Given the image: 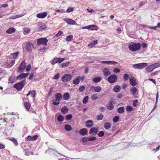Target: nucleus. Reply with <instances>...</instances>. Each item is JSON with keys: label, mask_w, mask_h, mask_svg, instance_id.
<instances>
[{"label": "nucleus", "mask_w": 160, "mask_h": 160, "mask_svg": "<svg viewBox=\"0 0 160 160\" xmlns=\"http://www.w3.org/2000/svg\"><path fill=\"white\" fill-rule=\"evenodd\" d=\"M141 46V44L140 43H135L132 42L129 44L128 48L131 51L135 52L139 50Z\"/></svg>", "instance_id": "obj_1"}, {"label": "nucleus", "mask_w": 160, "mask_h": 160, "mask_svg": "<svg viewBox=\"0 0 160 160\" xmlns=\"http://www.w3.org/2000/svg\"><path fill=\"white\" fill-rule=\"evenodd\" d=\"M56 99L52 101V104L54 105H58L60 103V101L62 98V95L60 93H57L55 95Z\"/></svg>", "instance_id": "obj_2"}, {"label": "nucleus", "mask_w": 160, "mask_h": 160, "mask_svg": "<svg viewBox=\"0 0 160 160\" xmlns=\"http://www.w3.org/2000/svg\"><path fill=\"white\" fill-rule=\"evenodd\" d=\"M26 80L24 79L18 83H16L14 85V87L18 90H21L25 84Z\"/></svg>", "instance_id": "obj_3"}, {"label": "nucleus", "mask_w": 160, "mask_h": 160, "mask_svg": "<svg viewBox=\"0 0 160 160\" xmlns=\"http://www.w3.org/2000/svg\"><path fill=\"white\" fill-rule=\"evenodd\" d=\"M26 63L25 60L22 61L17 68V72L20 73L23 72L26 67Z\"/></svg>", "instance_id": "obj_4"}, {"label": "nucleus", "mask_w": 160, "mask_h": 160, "mask_svg": "<svg viewBox=\"0 0 160 160\" xmlns=\"http://www.w3.org/2000/svg\"><path fill=\"white\" fill-rule=\"evenodd\" d=\"M48 42V40L45 38H41L38 39L37 40L38 45H42L46 46L47 45V43Z\"/></svg>", "instance_id": "obj_5"}, {"label": "nucleus", "mask_w": 160, "mask_h": 160, "mask_svg": "<svg viewBox=\"0 0 160 160\" xmlns=\"http://www.w3.org/2000/svg\"><path fill=\"white\" fill-rule=\"evenodd\" d=\"M147 65L146 63H140L133 65V67L134 68L141 69L146 67Z\"/></svg>", "instance_id": "obj_6"}, {"label": "nucleus", "mask_w": 160, "mask_h": 160, "mask_svg": "<svg viewBox=\"0 0 160 160\" xmlns=\"http://www.w3.org/2000/svg\"><path fill=\"white\" fill-rule=\"evenodd\" d=\"M72 78V76L70 74H65L62 77L61 80L63 82H67L70 80Z\"/></svg>", "instance_id": "obj_7"}, {"label": "nucleus", "mask_w": 160, "mask_h": 160, "mask_svg": "<svg viewBox=\"0 0 160 160\" xmlns=\"http://www.w3.org/2000/svg\"><path fill=\"white\" fill-rule=\"evenodd\" d=\"M117 77L116 75L113 74L108 78V81L110 83H114L117 81Z\"/></svg>", "instance_id": "obj_8"}, {"label": "nucleus", "mask_w": 160, "mask_h": 160, "mask_svg": "<svg viewBox=\"0 0 160 160\" xmlns=\"http://www.w3.org/2000/svg\"><path fill=\"white\" fill-rule=\"evenodd\" d=\"M34 48L33 44L31 42L28 41L26 43V48L28 52H30L32 49Z\"/></svg>", "instance_id": "obj_9"}, {"label": "nucleus", "mask_w": 160, "mask_h": 160, "mask_svg": "<svg viewBox=\"0 0 160 160\" xmlns=\"http://www.w3.org/2000/svg\"><path fill=\"white\" fill-rule=\"evenodd\" d=\"M29 74V73H22L17 77L16 79L18 80H20L27 77Z\"/></svg>", "instance_id": "obj_10"}, {"label": "nucleus", "mask_w": 160, "mask_h": 160, "mask_svg": "<svg viewBox=\"0 0 160 160\" xmlns=\"http://www.w3.org/2000/svg\"><path fill=\"white\" fill-rule=\"evenodd\" d=\"M113 101L110 100L109 101V103L107 106V108L108 110H111L113 109L114 106L113 104Z\"/></svg>", "instance_id": "obj_11"}, {"label": "nucleus", "mask_w": 160, "mask_h": 160, "mask_svg": "<svg viewBox=\"0 0 160 160\" xmlns=\"http://www.w3.org/2000/svg\"><path fill=\"white\" fill-rule=\"evenodd\" d=\"M47 15L46 12H44L42 13H39L36 15L37 17L38 18H43L46 17Z\"/></svg>", "instance_id": "obj_12"}, {"label": "nucleus", "mask_w": 160, "mask_h": 160, "mask_svg": "<svg viewBox=\"0 0 160 160\" xmlns=\"http://www.w3.org/2000/svg\"><path fill=\"white\" fill-rule=\"evenodd\" d=\"M64 21L67 22L68 24L71 25L75 24V22L72 19L68 18H65L64 19Z\"/></svg>", "instance_id": "obj_13"}, {"label": "nucleus", "mask_w": 160, "mask_h": 160, "mask_svg": "<svg viewBox=\"0 0 160 160\" xmlns=\"http://www.w3.org/2000/svg\"><path fill=\"white\" fill-rule=\"evenodd\" d=\"M130 92L131 94L134 95L136 93H138V91L135 87H133L130 89Z\"/></svg>", "instance_id": "obj_14"}, {"label": "nucleus", "mask_w": 160, "mask_h": 160, "mask_svg": "<svg viewBox=\"0 0 160 160\" xmlns=\"http://www.w3.org/2000/svg\"><path fill=\"white\" fill-rule=\"evenodd\" d=\"M98 132V129L96 128H91L89 131L90 134H93V135H95Z\"/></svg>", "instance_id": "obj_15"}, {"label": "nucleus", "mask_w": 160, "mask_h": 160, "mask_svg": "<svg viewBox=\"0 0 160 160\" xmlns=\"http://www.w3.org/2000/svg\"><path fill=\"white\" fill-rule=\"evenodd\" d=\"M136 79L134 77H132L130 78V83L131 85L132 86H134L136 85L137 84V82L136 81Z\"/></svg>", "instance_id": "obj_16"}, {"label": "nucleus", "mask_w": 160, "mask_h": 160, "mask_svg": "<svg viewBox=\"0 0 160 160\" xmlns=\"http://www.w3.org/2000/svg\"><path fill=\"white\" fill-rule=\"evenodd\" d=\"M103 72L104 75L106 77L110 75L111 73L109 71V69L107 68H104L103 70Z\"/></svg>", "instance_id": "obj_17"}, {"label": "nucleus", "mask_w": 160, "mask_h": 160, "mask_svg": "<svg viewBox=\"0 0 160 160\" xmlns=\"http://www.w3.org/2000/svg\"><path fill=\"white\" fill-rule=\"evenodd\" d=\"M86 125L87 127L90 128L92 127L93 125V121L91 120H88L86 122Z\"/></svg>", "instance_id": "obj_18"}, {"label": "nucleus", "mask_w": 160, "mask_h": 160, "mask_svg": "<svg viewBox=\"0 0 160 160\" xmlns=\"http://www.w3.org/2000/svg\"><path fill=\"white\" fill-rule=\"evenodd\" d=\"M88 133V130L86 128H83L81 129L79 131L80 134L82 136L86 135Z\"/></svg>", "instance_id": "obj_19"}, {"label": "nucleus", "mask_w": 160, "mask_h": 160, "mask_svg": "<svg viewBox=\"0 0 160 160\" xmlns=\"http://www.w3.org/2000/svg\"><path fill=\"white\" fill-rule=\"evenodd\" d=\"M29 95H31L32 97L34 98L35 97L36 93L35 90H32L29 91L27 94V96H28Z\"/></svg>", "instance_id": "obj_20"}, {"label": "nucleus", "mask_w": 160, "mask_h": 160, "mask_svg": "<svg viewBox=\"0 0 160 160\" xmlns=\"http://www.w3.org/2000/svg\"><path fill=\"white\" fill-rule=\"evenodd\" d=\"M111 124L109 122H106L104 124V127L106 130L110 129L111 127Z\"/></svg>", "instance_id": "obj_21"}, {"label": "nucleus", "mask_w": 160, "mask_h": 160, "mask_svg": "<svg viewBox=\"0 0 160 160\" xmlns=\"http://www.w3.org/2000/svg\"><path fill=\"white\" fill-rule=\"evenodd\" d=\"M61 111L63 114H66L68 112V109L67 107L64 106L61 108Z\"/></svg>", "instance_id": "obj_22"}, {"label": "nucleus", "mask_w": 160, "mask_h": 160, "mask_svg": "<svg viewBox=\"0 0 160 160\" xmlns=\"http://www.w3.org/2000/svg\"><path fill=\"white\" fill-rule=\"evenodd\" d=\"M16 29L14 28H11L8 29L6 31V32L8 33H12L14 32Z\"/></svg>", "instance_id": "obj_23"}, {"label": "nucleus", "mask_w": 160, "mask_h": 160, "mask_svg": "<svg viewBox=\"0 0 160 160\" xmlns=\"http://www.w3.org/2000/svg\"><path fill=\"white\" fill-rule=\"evenodd\" d=\"M38 27L40 29H43L46 28V26L44 23L41 22L39 23Z\"/></svg>", "instance_id": "obj_24"}, {"label": "nucleus", "mask_w": 160, "mask_h": 160, "mask_svg": "<svg viewBox=\"0 0 160 160\" xmlns=\"http://www.w3.org/2000/svg\"><path fill=\"white\" fill-rule=\"evenodd\" d=\"M98 43V40H96L93 41V42H92L89 44L88 45V46L89 48H92L94 47Z\"/></svg>", "instance_id": "obj_25"}, {"label": "nucleus", "mask_w": 160, "mask_h": 160, "mask_svg": "<svg viewBox=\"0 0 160 160\" xmlns=\"http://www.w3.org/2000/svg\"><path fill=\"white\" fill-rule=\"evenodd\" d=\"M91 88H93V90L96 92H99L101 89V88L99 86L94 87V86H92Z\"/></svg>", "instance_id": "obj_26"}, {"label": "nucleus", "mask_w": 160, "mask_h": 160, "mask_svg": "<svg viewBox=\"0 0 160 160\" xmlns=\"http://www.w3.org/2000/svg\"><path fill=\"white\" fill-rule=\"evenodd\" d=\"M88 29L92 30H97L98 28L96 26L94 25H90L88 26Z\"/></svg>", "instance_id": "obj_27"}, {"label": "nucleus", "mask_w": 160, "mask_h": 160, "mask_svg": "<svg viewBox=\"0 0 160 160\" xmlns=\"http://www.w3.org/2000/svg\"><path fill=\"white\" fill-rule=\"evenodd\" d=\"M121 89V87L118 85L115 86L113 88V90L116 92H119Z\"/></svg>", "instance_id": "obj_28"}, {"label": "nucleus", "mask_w": 160, "mask_h": 160, "mask_svg": "<svg viewBox=\"0 0 160 160\" xmlns=\"http://www.w3.org/2000/svg\"><path fill=\"white\" fill-rule=\"evenodd\" d=\"M102 79L101 78L99 77H96L93 79V81L95 83H98L100 82Z\"/></svg>", "instance_id": "obj_29"}, {"label": "nucleus", "mask_w": 160, "mask_h": 160, "mask_svg": "<svg viewBox=\"0 0 160 160\" xmlns=\"http://www.w3.org/2000/svg\"><path fill=\"white\" fill-rule=\"evenodd\" d=\"M146 69L147 72H150L152 71L154 69L153 68L152 66L151 65L147 67Z\"/></svg>", "instance_id": "obj_30"}, {"label": "nucleus", "mask_w": 160, "mask_h": 160, "mask_svg": "<svg viewBox=\"0 0 160 160\" xmlns=\"http://www.w3.org/2000/svg\"><path fill=\"white\" fill-rule=\"evenodd\" d=\"M24 106L27 110H29L30 108V104L28 102H25L24 103Z\"/></svg>", "instance_id": "obj_31"}, {"label": "nucleus", "mask_w": 160, "mask_h": 160, "mask_svg": "<svg viewBox=\"0 0 160 160\" xmlns=\"http://www.w3.org/2000/svg\"><path fill=\"white\" fill-rule=\"evenodd\" d=\"M117 111L119 113H122L124 112V108L123 107H120L118 108Z\"/></svg>", "instance_id": "obj_32"}, {"label": "nucleus", "mask_w": 160, "mask_h": 160, "mask_svg": "<svg viewBox=\"0 0 160 160\" xmlns=\"http://www.w3.org/2000/svg\"><path fill=\"white\" fill-rule=\"evenodd\" d=\"M16 79L15 77L10 76L9 78V81L10 83H14L15 82Z\"/></svg>", "instance_id": "obj_33"}, {"label": "nucleus", "mask_w": 160, "mask_h": 160, "mask_svg": "<svg viewBox=\"0 0 160 160\" xmlns=\"http://www.w3.org/2000/svg\"><path fill=\"white\" fill-rule=\"evenodd\" d=\"M70 97V95L69 93L66 92L63 95V98L65 100H68Z\"/></svg>", "instance_id": "obj_34"}, {"label": "nucleus", "mask_w": 160, "mask_h": 160, "mask_svg": "<svg viewBox=\"0 0 160 160\" xmlns=\"http://www.w3.org/2000/svg\"><path fill=\"white\" fill-rule=\"evenodd\" d=\"M57 120L59 122H62L63 121L64 118L62 115H59L57 118Z\"/></svg>", "instance_id": "obj_35"}, {"label": "nucleus", "mask_w": 160, "mask_h": 160, "mask_svg": "<svg viewBox=\"0 0 160 160\" xmlns=\"http://www.w3.org/2000/svg\"><path fill=\"white\" fill-rule=\"evenodd\" d=\"M80 82V80L78 77H77L76 78L73 80V83L74 84H78Z\"/></svg>", "instance_id": "obj_36"}, {"label": "nucleus", "mask_w": 160, "mask_h": 160, "mask_svg": "<svg viewBox=\"0 0 160 160\" xmlns=\"http://www.w3.org/2000/svg\"><path fill=\"white\" fill-rule=\"evenodd\" d=\"M65 129L68 131H70L72 130V127L71 126L69 125H65Z\"/></svg>", "instance_id": "obj_37"}, {"label": "nucleus", "mask_w": 160, "mask_h": 160, "mask_svg": "<svg viewBox=\"0 0 160 160\" xmlns=\"http://www.w3.org/2000/svg\"><path fill=\"white\" fill-rule=\"evenodd\" d=\"M104 116L102 114H100L97 116V119L98 121L102 120L103 119Z\"/></svg>", "instance_id": "obj_38"}, {"label": "nucleus", "mask_w": 160, "mask_h": 160, "mask_svg": "<svg viewBox=\"0 0 160 160\" xmlns=\"http://www.w3.org/2000/svg\"><path fill=\"white\" fill-rule=\"evenodd\" d=\"M73 39V36L72 35H70L67 36L66 38V41L69 42L72 41Z\"/></svg>", "instance_id": "obj_39"}, {"label": "nucleus", "mask_w": 160, "mask_h": 160, "mask_svg": "<svg viewBox=\"0 0 160 160\" xmlns=\"http://www.w3.org/2000/svg\"><path fill=\"white\" fill-rule=\"evenodd\" d=\"M19 52H15L11 53V56H12V58H16L17 57L18 55Z\"/></svg>", "instance_id": "obj_40"}, {"label": "nucleus", "mask_w": 160, "mask_h": 160, "mask_svg": "<svg viewBox=\"0 0 160 160\" xmlns=\"http://www.w3.org/2000/svg\"><path fill=\"white\" fill-rule=\"evenodd\" d=\"M10 140L12 141L15 144V145H18V142L17 140L14 138H12L10 139Z\"/></svg>", "instance_id": "obj_41"}, {"label": "nucleus", "mask_w": 160, "mask_h": 160, "mask_svg": "<svg viewBox=\"0 0 160 160\" xmlns=\"http://www.w3.org/2000/svg\"><path fill=\"white\" fill-rule=\"evenodd\" d=\"M158 92L157 93L156 95V102H155V105L153 110H154L157 107V106L156 105V104L157 103L158 100Z\"/></svg>", "instance_id": "obj_42"}, {"label": "nucleus", "mask_w": 160, "mask_h": 160, "mask_svg": "<svg viewBox=\"0 0 160 160\" xmlns=\"http://www.w3.org/2000/svg\"><path fill=\"white\" fill-rule=\"evenodd\" d=\"M50 62L52 65H54L56 63H58L57 58H54L52 61Z\"/></svg>", "instance_id": "obj_43"}, {"label": "nucleus", "mask_w": 160, "mask_h": 160, "mask_svg": "<svg viewBox=\"0 0 160 160\" xmlns=\"http://www.w3.org/2000/svg\"><path fill=\"white\" fill-rule=\"evenodd\" d=\"M24 15V14H17L14 16H12L11 19H15L18 18H20Z\"/></svg>", "instance_id": "obj_44"}, {"label": "nucleus", "mask_w": 160, "mask_h": 160, "mask_svg": "<svg viewBox=\"0 0 160 160\" xmlns=\"http://www.w3.org/2000/svg\"><path fill=\"white\" fill-rule=\"evenodd\" d=\"M89 98L88 96H86L84 98L82 102L83 104H86Z\"/></svg>", "instance_id": "obj_45"}, {"label": "nucleus", "mask_w": 160, "mask_h": 160, "mask_svg": "<svg viewBox=\"0 0 160 160\" xmlns=\"http://www.w3.org/2000/svg\"><path fill=\"white\" fill-rule=\"evenodd\" d=\"M154 69L155 68H158L160 66V64L159 63H154L152 65Z\"/></svg>", "instance_id": "obj_46"}, {"label": "nucleus", "mask_w": 160, "mask_h": 160, "mask_svg": "<svg viewBox=\"0 0 160 160\" xmlns=\"http://www.w3.org/2000/svg\"><path fill=\"white\" fill-rule=\"evenodd\" d=\"M119 119V117L118 116H115L113 118V121L114 123L117 122Z\"/></svg>", "instance_id": "obj_47"}, {"label": "nucleus", "mask_w": 160, "mask_h": 160, "mask_svg": "<svg viewBox=\"0 0 160 160\" xmlns=\"http://www.w3.org/2000/svg\"><path fill=\"white\" fill-rule=\"evenodd\" d=\"M72 117V116L71 114H69L66 116V120L67 121L71 119Z\"/></svg>", "instance_id": "obj_48"}, {"label": "nucleus", "mask_w": 160, "mask_h": 160, "mask_svg": "<svg viewBox=\"0 0 160 160\" xmlns=\"http://www.w3.org/2000/svg\"><path fill=\"white\" fill-rule=\"evenodd\" d=\"M85 89V87L84 86H80L79 88V91L80 92H82Z\"/></svg>", "instance_id": "obj_49"}, {"label": "nucleus", "mask_w": 160, "mask_h": 160, "mask_svg": "<svg viewBox=\"0 0 160 160\" xmlns=\"http://www.w3.org/2000/svg\"><path fill=\"white\" fill-rule=\"evenodd\" d=\"M70 62L69 61H68L66 62H64L62 64V67H65L68 66Z\"/></svg>", "instance_id": "obj_50"}, {"label": "nucleus", "mask_w": 160, "mask_h": 160, "mask_svg": "<svg viewBox=\"0 0 160 160\" xmlns=\"http://www.w3.org/2000/svg\"><path fill=\"white\" fill-rule=\"evenodd\" d=\"M129 75L127 74H125L123 76V79L125 81H127L128 80L129 78Z\"/></svg>", "instance_id": "obj_51"}, {"label": "nucleus", "mask_w": 160, "mask_h": 160, "mask_svg": "<svg viewBox=\"0 0 160 160\" xmlns=\"http://www.w3.org/2000/svg\"><path fill=\"white\" fill-rule=\"evenodd\" d=\"M126 109L128 111H131L132 110V108L130 106H128L127 107Z\"/></svg>", "instance_id": "obj_52"}, {"label": "nucleus", "mask_w": 160, "mask_h": 160, "mask_svg": "<svg viewBox=\"0 0 160 160\" xmlns=\"http://www.w3.org/2000/svg\"><path fill=\"white\" fill-rule=\"evenodd\" d=\"M58 62V63H60L62 62L64 60H65V58H57Z\"/></svg>", "instance_id": "obj_53"}, {"label": "nucleus", "mask_w": 160, "mask_h": 160, "mask_svg": "<svg viewBox=\"0 0 160 160\" xmlns=\"http://www.w3.org/2000/svg\"><path fill=\"white\" fill-rule=\"evenodd\" d=\"M74 8L73 7H69L68 8L66 11L67 12H72L73 11Z\"/></svg>", "instance_id": "obj_54"}, {"label": "nucleus", "mask_w": 160, "mask_h": 160, "mask_svg": "<svg viewBox=\"0 0 160 160\" xmlns=\"http://www.w3.org/2000/svg\"><path fill=\"white\" fill-rule=\"evenodd\" d=\"M120 69L118 68H115L113 69V71L114 73H119L120 72Z\"/></svg>", "instance_id": "obj_55"}, {"label": "nucleus", "mask_w": 160, "mask_h": 160, "mask_svg": "<svg viewBox=\"0 0 160 160\" xmlns=\"http://www.w3.org/2000/svg\"><path fill=\"white\" fill-rule=\"evenodd\" d=\"M88 139V141H91L95 140L96 139V138L95 137H93L89 138Z\"/></svg>", "instance_id": "obj_56"}, {"label": "nucleus", "mask_w": 160, "mask_h": 160, "mask_svg": "<svg viewBox=\"0 0 160 160\" xmlns=\"http://www.w3.org/2000/svg\"><path fill=\"white\" fill-rule=\"evenodd\" d=\"M109 62L108 64H110V65L112 64V65H115L117 64L118 63V62H116V61H109Z\"/></svg>", "instance_id": "obj_57"}, {"label": "nucleus", "mask_w": 160, "mask_h": 160, "mask_svg": "<svg viewBox=\"0 0 160 160\" xmlns=\"http://www.w3.org/2000/svg\"><path fill=\"white\" fill-rule=\"evenodd\" d=\"M98 136L100 137H102L104 136V132L102 131H100L98 133Z\"/></svg>", "instance_id": "obj_58"}, {"label": "nucleus", "mask_w": 160, "mask_h": 160, "mask_svg": "<svg viewBox=\"0 0 160 160\" xmlns=\"http://www.w3.org/2000/svg\"><path fill=\"white\" fill-rule=\"evenodd\" d=\"M138 101V100H135L133 101V106L136 107L137 106Z\"/></svg>", "instance_id": "obj_59"}, {"label": "nucleus", "mask_w": 160, "mask_h": 160, "mask_svg": "<svg viewBox=\"0 0 160 160\" xmlns=\"http://www.w3.org/2000/svg\"><path fill=\"white\" fill-rule=\"evenodd\" d=\"M59 77V74L58 73L55 75L54 77L53 78L54 79H57Z\"/></svg>", "instance_id": "obj_60"}, {"label": "nucleus", "mask_w": 160, "mask_h": 160, "mask_svg": "<svg viewBox=\"0 0 160 160\" xmlns=\"http://www.w3.org/2000/svg\"><path fill=\"white\" fill-rule=\"evenodd\" d=\"M30 68H31V65L29 64H28L26 68V71H27V72H29L30 69Z\"/></svg>", "instance_id": "obj_61"}, {"label": "nucleus", "mask_w": 160, "mask_h": 160, "mask_svg": "<svg viewBox=\"0 0 160 160\" xmlns=\"http://www.w3.org/2000/svg\"><path fill=\"white\" fill-rule=\"evenodd\" d=\"M24 32L26 33H29L30 32V29L28 28H26L24 29Z\"/></svg>", "instance_id": "obj_62"}, {"label": "nucleus", "mask_w": 160, "mask_h": 160, "mask_svg": "<svg viewBox=\"0 0 160 160\" xmlns=\"http://www.w3.org/2000/svg\"><path fill=\"white\" fill-rule=\"evenodd\" d=\"M88 138L87 137H84L82 139V141L83 142H87L88 141Z\"/></svg>", "instance_id": "obj_63"}, {"label": "nucleus", "mask_w": 160, "mask_h": 160, "mask_svg": "<svg viewBox=\"0 0 160 160\" xmlns=\"http://www.w3.org/2000/svg\"><path fill=\"white\" fill-rule=\"evenodd\" d=\"M98 97L96 95H94L92 96V100H96L97 98Z\"/></svg>", "instance_id": "obj_64"}]
</instances>
